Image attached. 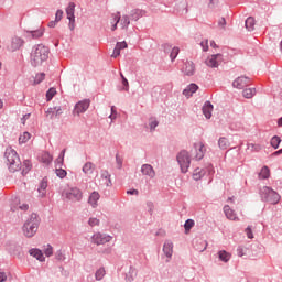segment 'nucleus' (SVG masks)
<instances>
[{
	"instance_id": "1",
	"label": "nucleus",
	"mask_w": 282,
	"mask_h": 282,
	"mask_svg": "<svg viewBox=\"0 0 282 282\" xmlns=\"http://www.w3.org/2000/svg\"><path fill=\"white\" fill-rule=\"evenodd\" d=\"M50 58V48L43 44L33 46L31 52L32 67H41Z\"/></svg>"
},
{
	"instance_id": "2",
	"label": "nucleus",
	"mask_w": 282,
	"mask_h": 282,
	"mask_svg": "<svg viewBox=\"0 0 282 282\" xmlns=\"http://www.w3.org/2000/svg\"><path fill=\"white\" fill-rule=\"evenodd\" d=\"M41 225V218H39V215L33 213L31 216L25 220L22 232L24 237H28V239L34 237L36 232H39V226Z\"/></svg>"
},
{
	"instance_id": "3",
	"label": "nucleus",
	"mask_w": 282,
	"mask_h": 282,
	"mask_svg": "<svg viewBox=\"0 0 282 282\" xmlns=\"http://www.w3.org/2000/svg\"><path fill=\"white\" fill-rule=\"evenodd\" d=\"M4 158L7 159V164L11 173L21 171V159H19V154L14 150H7Z\"/></svg>"
},
{
	"instance_id": "4",
	"label": "nucleus",
	"mask_w": 282,
	"mask_h": 282,
	"mask_svg": "<svg viewBox=\"0 0 282 282\" xmlns=\"http://www.w3.org/2000/svg\"><path fill=\"white\" fill-rule=\"evenodd\" d=\"M259 194L261 197V202H267L268 204L274 205L281 200V195H279V193L268 186H263L262 188H260Z\"/></svg>"
},
{
	"instance_id": "5",
	"label": "nucleus",
	"mask_w": 282,
	"mask_h": 282,
	"mask_svg": "<svg viewBox=\"0 0 282 282\" xmlns=\"http://www.w3.org/2000/svg\"><path fill=\"white\" fill-rule=\"evenodd\" d=\"M176 161L181 169V173H188V169H191V154L188 151L182 150L176 155Z\"/></svg>"
},
{
	"instance_id": "6",
	"label": "nucleus",
	"mask_w": 282,
	"mask_h": 282,
	"mask_svg": "<svg viewBox=\"0 0 282 282\" xmlns=\"http://www.w3.org/2000/svg\"><path fill=\"white\" fill-rule=\"evenodd\" d=\"M63 196L69 199V202H80L83 199V191L78 187H70L64 192Z\"/></svg>"
},
{
	"instance_id": "7",
	"label": "nucleus",
	"mask_w": 282,
	"mask_h": 282,
	"mask_svg": "<svg viewBox=\"0 0 282 282\" xmlns=\"http://www.w3.org/2000/svg\"><path fill=\"white\" fill-rule=\"evenodd\" d=\"M112 237L107 234H94L91 237V243H95L96 246H105V243H109L111 241Z\"/></svg>"
},
{
	"instance_id": "8",
	"label": "nucleus",
	"mask_w": 282,
	"mask_h": 282,
	"mask_svg": "<svg viewBox=\"0 0 282 282\" xmlns=\"http://www.w3.org/2000/svg\"><path fill=\"white\" fill-rule=\"evenodd\" d=\"M91 105V100L89 99H84L78 101L73 110V116H80V113H85L87 109H89V106Z\"/></svg>"
},
{
	"instance_id": "9",
	"label": "nucleus",
	"mask_w": 282,
	"mask_h": 282,
	"mask_svg": "<svg viewBox=\"0 0 282 282\" xmlns=\"http://www.w3.org/2000/svg\"><path fill=\"white\" fill-rule=\"evenodd\" d=\"M248 85H250V77L248 76L237 77L232 82V87H235L236 89H245V87H248Z\"/></svg>"
},
{
	"instance_id": "10",
	"label": "nucleus",
	"mask_w": 282,
	"mask_h": 282,
	"mask_svg": "<svg viewBox=\"0 0 282 282\" xmlns=\"http://www.w3.org/2000/svg\"><path fill=\"white\" fill-rule=\"evenodd\" d=\"M221 61H224V55L218 53L207 57L205 64L207 65V67H219V63Z\"/></svg>"
},
{
	"instance_id": "11",
	"label": "nucleus",
	"mask_w": 282,
	"mask_h": 282,
	"mask_svg": "<svg viewBox=\"0 0 282 282\" xmlns=\"http://www.w3.org/2000/svg\"><path fill=\"white\" fill-rule=\"evenodd\" d=\"M23 39L19 36H14L11 39V44L8 46L9 52H17V50H21L23 47Z\"/></svg>"
},
{
	"instance_id": "12",
	"label": "nucleus",
	"mask_w": 282,
	"mask_h": 282,
	"mask_svg": "<svg viewBox=\"0 0 282 282\" xmlns=\"http://www.w3.org/2000/svg\"><path fill=\"white\" fill-rule=\"evenodd\" d=\"M185 76H195V64L193 62H185L182 68Z\"/></svg>"
},
{
	"instance_id": "13",
	"label": "nucleus",
	"mask_w": 282,
	"mask_h": 282,
	"mask_svg": "<svg viewBox=\"0 0 282 282\" xmlns=\"http://www.w3.org/2000/svg\"><path fill=\"white\" fill-rule=\"evenodd\" d=\"M141 173L142 175H147L148 177H150V180H153V177H155V170L151 164H143L141 166Z\"/></svg>"
},
{
	"instance_id": "14",
	"label": "nucleus",
	"mask_w": 282,
	"mask_h": 282,
	"mask_svg": "<svg viewBox=\"0 0 282 282\" xmlns=\"http://www.w3.org/2000/svg\"><path fill=\"white\" fill-rule=\"evenodd\" d=\"M135 276H138V269H135V267H133V265H130L129 270L126 272L124 281L133 282V281H135Z\"/></svg>"
},
{
	"instance_id": "15",
	"label": "nucleus",
	"mask_w": 282,
	"mask_h": 282,
	"mask_svg": "<svg viewBox=\"0 0 282 282\" xmlns=\"http://www.w3.org/2000/svg\"><path fill=\"white\" fill-rule=\"evenodd\" d=\"M193 245L195 250H197V252H204V250L208 248V242L202 238L194 240Z\"/></svg>"
},
{
	"instance_id": "16",
	"label": "nucleus",
	"mask_w": 282,
	"mask_h": 282,
	"mask_svg": "<svg viewBox=\"0 0 282 282\" xmlns=\"http://www.w3.org/2000/svg\"><path fill=\"white\" fill-rule=\"evenodd\" d=\"M213 104L210 101H206L203 106V115L207 120H210L213 118Z\"/></svg>"
},
{
	"instance_id": "17",
	"label": "nucleus",
	"mask_w": 282,
	"mask_h": 282,
	"mask_svg": "<svg viewBox=\"0 0 282 282\" xmlns=\"http://www.w3.org/2000/svg\"><path fill=\"white\" fill-rule=\"evenodd\" d=\"M163 252L167 259H171L173 257V241L166 240L163 245Z\"/></svg>"
},
{
	"instance_id": "18",
	"label": "nucleus",
	"mask_w": 282,
	"mask_h": 282,
	"mask_svg": "<svg viewBox=\"0 0 282 282\" xmlns=\"http://www.w3.org/2000/svg\"><path fill=\"white\" fill-rule=\"evenodd\" d=\"M199 89V86L197 84H189L184 90L183 96H186V98H191Z\"/></svg>"
},
{
	"instance_id": "19",
	"label": "nucleus",
	"mask_w": 282,
	"mask_h": 282,
	"mask_svg": "<svg viewBox=\"0 0 282 282\" xmlns=\"http://www.w3.org/2000/svg\"><path fill=\"white\" fill-rule=\"evenodd\" d=\"M29 254L31 257H34V259H36L37 261H45V257L43 256V251H41L40 249L33 248L29 251Z\"/></svg>"
},
{
	"instance_id": "20",
	"label": "nucleus",
	"mask_w": 282,
	"mask_h": 282,
	"mask_svg": "<svg viewBox=\"0 0 282 282\" xmlns=\"http://www.w3.org/2000/svg\"><path fill=\"white\" fill-rule=\"evenodd\" d=\"M99 199H100V194L98 192H93L88 198V204H90L93 208H96V206H98Z\"/></svg>"
},
{
	"instance_id": "21",
	"label": "nucleus",
	"mask_w": 282,
	"mask_h": 282,
	"mask_svg": "<svg viewBox=\"0 0 282 282\" xmlns=\"http://www.w3.org/2000/svg\"><path fill=\"white\" fill-rule=\"evenodd\" d=\"M101 181L105 184V186L107 187L112 186L111 174H109V171H106V170L101 171Z\"/></svg>"
},
{
	"instance_id": "22",
	"label": "nucleus",
	"mask_w": 282,
	"mask_h": 282,
	"mask_svg": "<svg viewBox=\"0 0 282 282\" xmlns=\"http://www.w3.org/2000/svg\"><path fill=\"white\" fill-rule=\"evenodd\" d=\"M75 12H76V3L69 2L68 7L66 8L67 19H76V15H74Z\"/></svg>"
},
{
	"instance_id": "23",
	"label": "nucleus",
	"mask_w": 282,
	"mask_h": 282,
	"mask_svg": "<svg viewBox=\"0 0 282 282\" xmlns=\"http://www.w3.org/2000/svg\"><path fill=\"white\" fill-rule=\"evenodd\" d=\"M224 213L227 219H231L232 221L237 219V216L235 215V210H232L229 205L224 206Z\"/></svg>"
},
{
	"instance_id": "24",
	"label": "nucleus",
	"mask_w": 282,
	"mask_h": 282,
	"mask_svg": "<svg viewBox=\"0 0 282 282\" xmlns=\"http://www.w3.org/2000/svg\"><path fill=\"white\" fill-rule=\"evenodd\" d=\"M95 169L96 166L94 165V163L87 162L83 166V173H85V175H91L94 174Z\"/></svg>"
},
{
	"instance_id": "25",
	"label": "nucleus",
	"mask_w": 282,
	"mask_h": 282,
	"mask_svg": "<svg viewBox=\"0 0 282 282\" xmlns=\"http://www.w3.org/2000/svg\"><path fill=\"white\" fill-rule=\"evenodd\" d=\"M52 154H50V152H43L41 158H40V162H42L43 164H46V166H48V164H52Z\"/></svg>"
},
{
	"instance_id": "26",
	"label": "nucleus",
	"mask_w": 282,
	"mask_h": 282,
	"mask_svg": "<svg viewBox=\"0 0 282 282\" xmlns=\"http://www.w3.org/2000/svg\"><path fill=\"white\" fill-rule=\"evenodd\" d=\"M242 96L247 99L254 98V96H257V88H246L242 91Z\"/></svg>"
},
{
	"instance_id": "27",
	"label": "nucleus",
	"mask_w": 282,
	"mask_h": 282,
	"mask_svg": "<svg viewBox=\"0 0 282 282\" xmlns=\"http://www.w3.org/2000/svg\"><path fill=\"white\" fill-rule=\"evenodd\" d=\"M40 196L45 197V191H47V178H43L37 188Z\"/></svg>"
},
{
	"instance_id": "28",
	"label": "nucleus",
	"mask_w": 282,
	"mask_h": 282,
	"mask_svg": "<svg viewBox=\"0 0 282 282\" xmlns=\"http://www.w3.org/2000/svg\"><path fill=\"white\" fill-rule=\"evenodd\" d=\"M204 175H206V171L197 167L193 173V180H195L196 182H199V180H202Z\"/></svg>"
},
{
	"instance_id": "29",
	"label": "nucleus",
	"mask_w": 282,
	"mask_h": 282,
	"mask_svg": "<svg viewBox=\"0 0 282 282\" xmlns=\"http://www.w3.org/2000/svg\"><path fill=\"white\" fill-rule=\"evenodd\" d=\"M144 14V11L143 10H140V9H134L131 11V20L132 21H138L140 18H142Z\"/></svg>"
},
{
	"instance_id": "30",
	"label": "nucleus",
	"mask_w": 282,
	"mask_h": 282,
	"mask_svg": "<svg viewBox=\"0 0 282 282\" xmlns=\"http://www.w3.org/2000/svg\"><path fill=\"white\" fill-rule=\"evenodd\" d=\"M218 147L219 149H221L223 151H226V149H228L230 147V142H228V139L226 137H221L218 140Z\"/></svg>"
},
{
	"instance_id": "31",
	"label": "nucleus",
	"mask_w": 282,
	"mask_h": 282,
	"mask_svg": "<svg viewBox=\"0 0 282 282\" xmlns=\"http://www.w3.org/2000/svg\"><path fill=\"white\" fill-rule=\"evenodd\" d=\"M218 259L224 261V263H228L230 261V253H228L226 250H220L218 252Z\"/></svg>"
},
{
	"instance_id": "32",
	"label": "nucleus",
	"mask_w": 282,
	"mask_h": 282,
	"mask_svg": "<svg viewBox=\"0 0 282 282\" xmlns=\"http://www.w3.org/2000/svg\"><path fill=\"white\" fill-rule=\"evenodd\" d=\"M260 180H268L270 177V167L263 166L259 173Z\"/></svg>"
},
{
	"instance_id": "33",
	"label": "nucleus",
	"mask_w": 282,
	"mask_h": 282,
	"mask_svg": "<svg viewBox=\"0 0 282 282\" xmlns=\"http://www.w3.org/2000/svg\"><path fill=\"white\" fill-rule=\"evenodd\" d=\"M254 19L252 17H249L247 18L246 22H245V25H246V29L249 31V32H252L254 30Z\"/></svg>"
},
{
	"instance_id": "34",
	"label": "nucleus",
	"mask_w": 282,
	"mask_h": 282,
	"mask_svg": "<svg viewBox=\"0 0 282 282\" xmlns=\"http://www.w3.org/2000/svg\"><path fill=\"white\" fill-rule=\"evenodd\" d=\"M32 171V162L30 160H25L23 162L22 175H28Z\"/></svg>"
},
{
	"instance_id": "35",
	"label": "nucleus",
	"mask_w": 282,
	"mask_h": 282,
	"mask_svg": "<svg viewBox=\"0 0 282 282\" xmlns=\"http://www.w3.org/2000/svg\"><path fill=\"white\" fill-rule=\"evenodd\" d=\"M118 91H129V80L127 79V77H123V79H121V86L117 87Z\"/></svg>"
},
{
	"instance_id": "36",
	"label": "nucleus",
	"mask_w": 282,
	"mask_h": 282,
	"mask_svg": "<svg viewBox=\"0 0 282 282\" xmlns=\"http://www.w3.org/2000/svg\"><path fill=\"white\" fill-rule=\"evenodd\" d=\"M29 33V36H32V39H41L43 36V29H37L34 31H26Z\"/></svg>"
},
{
	"instance_id": "37",
	"label": "nucleus",
	"mask_w": 282,
	"mask_h": 282,
	"mask_svg": "<svg viewBox=\"0 0 282 282\" xmlns=\"http://www.w3.org/2000/svg\"><path fill=\"white\" fill-rule=\"evenodd\" d=\"M105 274H107V271H105V268H99L95 273L96 281H102V279H105Z\"/></svg>"
},
{
	"instance_id": "38",
	"label": "nucleus",
	"mask_w": 282,
	"mask_h": 282,
	"mask_svg": "<svg viewBox=\"0 0 282 282\" xmlns=\"http://www.w3.org/2000/svg\"><path fill=\"white\" fill-rule=\"evenodd\" d=\"M195 226V220L193 219H187L184 224V228H185V235H188V232H191V229Z\"/></svg>"
},
{
	"instance_id": "39",
	"label": "nucleus",
	"mask_w": 282,
	"mask_h": 282,
	"mask_svg": "<svg viewBox=\"0 0 282 282\" xmlns=\"http://www.w3.org/2000/svg\"><path fill=\"white\" fill-rule=\"evenodd\" d=\"M195 159L198 161L204 160V143H199V148L196 150Z\"/></svg>"
},
{
	"instance_id": "40",
	"label": "nucleus",
	"mask_w": 282,
	"mask_h": 282,
	"mask_svg": "<svg viewBox=\"0 0 282 282\" xmlns=\"http://www.w3.org/2000/svg\"><path fill=\"white\" fill-rule=\"evenodd\" d=\"M130 23H131V21L129 20V15H123L121 18L120 24H121L122 30H127V28H129Z\"/></svg>"
},
{
	"instance_id": "41",
	"label": "nucleus",
	"mask_w": 282,
	"mask_h": 282,
	"mask_svg": "<svg viewBox=\"0 0 282 282\" xmlns=\"http://www.w3.org/2000/svg\"><path fill=\"white\" fill-rule=\"evenodd\" d=\"M30 138H32V134H30V132H23V134L19 137L20 144H25V142H28Z\"/></svg>"
},
{
	"instance_id": "42",
	"label": "nucleus",
	"mask_w": 282,
	"mask_h": 282,
	"mask_svg": "<svg viewBox=\"0 0 282 282\" xmlns=\"http://www.w3.org/2000/svg\"><path fill=\"white\" fill-rule=\"evenodd\" d=\"M279 144H281V138L276 137V135L272 137V139H271V147L273 149H279Z\"/></svg>"
},
{
	"instance_id": "43",
	"label": "nucleus",
	"mask_w": 282,
	"mask_h": 282,
	"mask_svg": "<svg viewBox=\"0 0 282 282\" xmlns=\"http://www.w3.org/2000/svg\"><path fill=\"white\" fill-rule=\"evenodd\" d=\"M55 111H56V107H54V108H48V109L45 111L46 118H50V120H54V118H56Z\"/></svg>"
},
{
	"instance_id": "44",
	"label": "nucleus",
	"mask_w": 282,
	"mask_h": 282,
	"mask_svg": "<svg viewBox=\"0 0 282 282\" xmlns=\"http://www.w3.org/2000/svg\"><path fill=\"white\" fill-rule=\"evenodd\" d=\"M180 54V47L174 46L170 53L171 61H175L177 58V55Z\"/></svg>"
},
{
	"instance_id": "45",
	"label": "nucleus",
	"mask_w": 282,
	"mask_h": 282,
	"mask_svg": "<svg viewBox=\"0 0 282 282\" xmlns=\"http://www.w3.org/2000/svg\"><path fill=\"white\" fill-rule=\"evenodd\" d=\"M45 80V73H40L35 75L34 84L35 85H41Z\"/></svg>"
},
{
	"instance_id": "46",
	"label": "nucleus",
	"mask_w": 282,
	"mask_h": 282,
	"mask_svg": "<svg viewBox=\"0 0 282 282\" xmlns=\"http://www.w3.org/2000/svg\"><path fill=\"white\" fill-rule=\"evenodd\" d=\"M54 96H56V88H50L46 91V100H47V102H50V100H52V98H54Z\"/></svg>"
},
{
	"instance_id": "47",
	"label": "nucleus",
	"mask_w": 282,
	"mask_h": 282,
	"mask_svg": "<svg viewBox=\"0 0 282 282\" xmlns=\"http://www.w3.org/2000/svg\"><path fill=\"white\" fill-rule=\"evenodd\" d=\"M55 173L57 177H59V180H64V177H67V171H65L64 169H56Z\"/></svg>"
},
{
	"instance_id": "48",
	"label": "nucleus",
	"mask_w": 282,
	"mask_h": 282,
	"mask_svg": "<svg viewBox=\"0 0 282 282\" xmlns=\"http://www.w3.org/2000/svg\"><path fill=\"white\" fill-rule=\"evenodd\" d=\"M115 17V24L111 26L112 32H116L118 30V24L120 23V13H117Z\"/></svg>"
},
{
	"instance_id": "49",
	"label": "nucleus",
	"mask_w": 282,
	"mask_h": 282,
	"mask_svg": "<svg viewBox=\"0 0 282 282\" xmlns=\"http://www.w3.org/2000/svg\"><path fill=\"white\" fill-rule=\"evenodd\" d=\"M158 124H160V122L156 119H151L149 123L150 131H155V128L158 127Z\"/></svg>"
},
{
	"instance_id": "50",
	"label": "nucleus",
	"mask_w": 282,
	"mask_h": 282,
	"mask_svg": "<svg viewBox=\"0 0 282 282\" xmlns=\"http://www.w3.org/2000/svg\"><path fill=\"white\" fill-rule=\"evenodd\" d=\"M88 225L91 226V228H94V226H100V219H98V218H89Z\"/></svg>"
},
{
	"instance_id": "51",
	"label": "nucleus",
	"mask_w": 282,
	"mask_h": 282,
	"mask_svg": "<svg viewBox=\"0 0 282 282\" xmlns=\"http://www.w3.org/2000/svg\"><path fill=\"white\" fill-rule=\"evenodd\" d=\"M65 149L61 152V154L58 155V158L56 159L57 164H59V166H62L63 162L65 161Z\"/></svg>"
},
{
	"instance_id": "52",
	"label": "nucleus",
	"mask_w": 282,
	"mask_h": 282,
	"mask_svg": "<svg viewBox=\"0 0 282 282\" xmlns=\"http://www.w3.org/2000/svg\"><path fill=\"white\" fill-rule=\"evenodd\" d=\"M247 251H248V249L245 248V247L239 246V247L237 248V254H238V257H245V254H246Z\"/></svg>"
},
{
	"instance_id": "53",
	"label": "nucleus",
	"mask_w": 282,
	"mask_h": 282,
	"mask_svg": "<svg viewBox=\"0 0 282 282\" xmlns=\"http://www.w3.org/2000/svg\"><path fill=\"white\" fill-rule=\"evenodd\" d=\"M45 257H52L54 254V249L51 247V245H47V248L44 250Z\"/></svg>"
},
{
	"instance_id": "54",
	"label": "nucleus",
	"mask_w": 282,
	"mask_h": 282,
	"mask_svg": "<svg viewBox=\"0 0 282 282\" xmlns=\"http://www.w3.org/2000/svg\"><path fill=\"white\" fill-rule=\"evenodd\" d=\"M68 21H69L68 28L73 32V30H75V28H76V18H70V19H68Z\"/></svg>"
},
{
	"instance_id": "55",
	"label": "nucleus",
	"mask_w": 282,
	"mask_h": 282,
	"mask_svg": "<svg viewBox=\"0 0 282 282\" xmlns=\"http://www.w3.org/2000/svg\"><path fill=\"white\" fill-rule=\"evenodd\" d=\"M116 47H118V50L121 52V50H127L128 45L127 42H117Z\"/></svg>"
},
{
	"instance_id": "56",
	"label": "nucleus",
	"mask_w": 282,
	"mask_h": 282,
	"mask_svg": "<svg viewBox=\"0 0 282 282\" xmlns=\"http://www.w3.org/2000/svg\"><path fill=\"white\" fill-rule=\"evenodd\" d=\"M55 259H57V261H65V254H63V251L58 250L55 253Z\"/></svg>"
},
{
	"instance_id": "57",
	"label": "nucleus",
	"mask_w": 282,
	"mask_h": 282,
	"mask_svg": "<svg viewBox=\"0 0 282 282\" xmlns=\"http://www.w3.org/2000/svg\"><path fill=\"white\" fill-rule=\"evenodd\" d=\"M63 19V10L58 9L55 13V21L58 23Z\"/></svg>"
},
{
	"instance_id": "58",
	"label": "nucleus",
	"mask_w": 282,
	"mask_h": 282,
	"mask_svg": "<svg viewBox=\"0 0 282 282\" xmlns=\"http://www.w3.org/2000/svg\"><path fill=\"white\" fill-rule=\"evenodd\" d=\"M218 26L221 28V30H226V18H220L218 20Z\"/></svg>"
},
{
	"instance_id": "59",
	"label": "nucleus",
	"mask_w": 282,
	"mask_h": 282,
	"mask_svg": "<svg viewBox=\"0 0 282 282\" xmlns=\"http://www.w3.org/2000/svg\"><path fill=\"white\" fill-rule=\"evenodd\" d=\"M246 235L248 239H254V236L252 235V228L250 226L246 228Z\"/></svg>"
},
{
	"instance_id": "60",
	"label": "nucleus",
	"mask_w": 282,
	"mask_h": 282,
	"mask_svg": "<svg viewBox=\"0 0 282 282\" xmlns=\"http://www.w3.org/2000/svg\"><path fill=\"white\" fill-rule=\"evenodd\" d=\"M116 162H117V167L122 169V158H120V154H116Z\"/></svg>"
},
{
	"instance_id": "61",
	"label": "nucleus",
	"mask_w": 282,
	"mask_h": 282,
	"mask_svg": "<svg viewBox=\"0 0 282 282\" xmlns=\"http://www.w3.org/2000/svg\"><path fill=\"white\" fill-rule=\"evenodd\" d=\"M200 46L203 47V52H208V40L200 42Z\"/></svg>"
},
{
	"instance_id": "62",
	"label": "nucleus",
	"mask_w": 282,
	"mask_h": 282,
	"mask_svg": "<svg viewBox=\"0 0 282 282\" xmlns=\"http://www.w3.org/2000/svg\"><path fill=\"white\" fill-rule=\"evenodd\" d=\"M147 208H148V212L150 213V215H152L153 214V208H154L153 202H148L147 203Z\"/></svg>"
},
{
	"instance_id": "63",
	"label": "nucleus",
	"mask_w": 282,
	"mask_h": 282,
	"mask_svg": "<svg viewBox=\"0 0 282 282\" xmlns=\"http://www.w3.org/2000/svg\"><path fill=\"white\" fill-rule=\"evenodd\" d=\"M111 56H112V58H118V56H120V51L117 46H115L113 53Z\"/></svg>"
},
{
	"instance_id": "64",
	"label": "nucleus",
	"mask_w": 282,
	"mask_h": 282,
	"mask_svg": "<svg viewBox=\"0 0 282 282\" xmlns=\"http://www.w3.org/2000/svg\"><path fill=\"white\" fill-rule=\"evenodd\" d=\"M140 192L138 189H129L127 191V195H139Z\"/></svg>"
}]
</instances>
